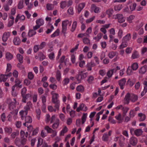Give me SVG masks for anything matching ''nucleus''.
<instances>
[{
    "instance_id": "nucleus-55",
    "label": "nucleus",
    "mask_w": 147,
    "mask_h": 147,
    "mask_svg": "<svg viewBox=\"0 0 147 147\" xmlns=\"http://www.w3.org/2000/svg\"><path fill=\"white\" fill-rule=\"evenodd\" d=\"M24 1H20L18 5V9H22L24 7L23 5Z\"/></svg>"
},
{
    "instance_id": "nucleus-25",
    "label": "nucleus",
    "mask_w": 147,
    "mask_h": 147,
    "mask_svg": "<svg viewBox=\"0 0 147 147\" xmlns=\"http://www.w3.org/2000/svg\"><path fill=\"white\" fill-rule=\"evenodd\" d=\"M113 13L114 10L112 8L109 9L106 11V13L108 16L109 18L111 16Z\"/></svg>"
},
{
    "instance_id": "nucleus-27",
    "label": "nucleus",
    "mask_w": 147,
    "mask_h": 147,
    "mask_svg": "<svg viewBox=\"0 0 147 147\" xmlns=\"http://www.w3.org/2000/svg\"><path fill=\"white\" fill-rule=\"evenodd\" d=\"M4 131L6 134H10L12 132V129L10 127H6L4 128Z\"/></svg>"
},
{
    "instance_id": "nucleus-47",
    "label": "nucleus",
    "mask_w": 147,
    "mask_h": 147,
    "mask_svg": "<svg viewBox=\"0 0 147 147\" xmlns=\"http://www.w3.org/2000/svg\"><path fill=\"white\" fill-rule=\"evenodd\" d=\"M59 30L57 29L51 35V37L52 38L55 37L59 35Z\"/></svg>"
},
{
    "instance_id": "nucleus-5",
    "label": "nucleus",
    "mask_w": 147,
    "mask_h": 147,
    "mask_svg": "<svg viewBox=\"0 0 147 147\" xmlns=\"http://www.w3.org/2000/svg\"><path fill=\"white\" fill-rule=\"evenodd\" d=\"M100 8L97 7L95 4H92L91 5L90 10L91 12H94L95 13H98L100 12Z\"/></svg>"
},
{
    "instance_id": "nucleus-64",
    "label": "nucleus",
    "mask_w": 147,
    "mask_h": 147,
    "mask_svg": "<svg viewBox=\"0 0 147 147\" xmlns=\"http://www.w3.org/2000/svg\"><path fill=\"white\" fill-rule=\"evenodd\" d=\"M127 84H128L130 86H132L134 84L135 82L131 80L130 79H129L127 81Z\"/></svg>"
},
{
    "instance_id": "nucleus-6",
    "label": "nucleus",
    "mask_w": 147,
    "mask_h": 147,
    "mask_svg": "<svg viewBox=\"0 0 147 147\" xmlns=\"http://www.w3.org/2000/svg\"><path fill=\"white\" fill-rule=\"evenodd\" d=\"M12 75L11 73H9L7 74H1L0 75V81L1 82H5L8 78V77H10Z\"/></svg>"
},
{
    "instance_id": "nucleus-2",
    "label": "nucleus",
    "mask_w": 147,
    "mask_h": 147,
    "mask_svg": "<svg viewBox=\"0 0 147 147\" xmlns=\"http://www.w3.org/2000/svg\"><path fill=\"white\" fill-rule=\"evenodd\" d=\"M71 21H69L68 20H65L62 22V32L63 34L65 36L66 34V31L67 29V26L69 25V26L71 25Z\"/></svg>"
},
{
    "instance_id": "nucleus-31",
    "label": "nucleus",
    "mask_w": 147,
    "mask_h": 147,
    "mask_svg": "<svg viewBox=\"0 0 147 147\" xmlns=\"http://www.w3.org/2000/svg\"><path fill=\"white\" fill-rule=\"evenodd\" d=\"M102 36V34L101 33H99L96 36L94 37L93 39L96 41H98L101 38Z\"/></svg>"
},
{
    "instance_id": "nucleus-11",
    "label": "nucleus",
    "mask_w": 147,
    "mask_h": 147,
    "mask_svg": "<svg viewBox=\"0 0 147 147\" xmlns=\"http://www.w3.org/2000/svg\"><path fill=\"white\" fill-rule=\"evenodd\" d=\"M87 109V107L85 106L84 104L82 103L80 104L78 107L77 108L76 111L78 112H79L81 110L86 111Z\"/></svg>"
},
{
    "instance_id": "nucleus-44",
    "label": "nucleus",
    "mask_w": 147,
    "mask_h": 147,
    "mask_svg": "<svg viewBox=\"0 0 147 147\" xmlns=\"http://www.w3.org/2000/svg\"><path fill=\"white\" fill-rule=\"evenodd\" d=\"M67 13L68 14L71 15H73L74 14L73 7H71L69 8L67 10Z\"/></svg>"
},
{
    "instance_id": "nucleus-39",
    "label": "nucleus",
    "mask_w": 147,
    "mask_h": 147,
    "mask_svg": "<svg viewBox=\"0 0 147 147\" xmlns=\"http://www.w3.org/2000/svg\"><path fill=\"white\" fill-rule=\"evenodd\" d=\"M17 58L18 60L20 63H23V56L22 55L19 54H18L17 55Z\"/></svg>"
},
{
    "instance_id": "nucleus-22",
    "label": "nucleus",
    "mask_w": 147,
    "mask_h": 147,
    "mask_svg": "<svg viewBox=\"0 0 147 147\" xmlns=\"http://www.w3.org/2000/svg\"><path fill=\"white\" fill-rule=\"evenodd\" d=\"M60 105H59L58 108L57 109L55 107V105L54 106L55 108L51 106H49L48 107V109L50 112H55L57 110H58L59 109V107Z\"/></svg>"
},
{
    "instance_id": "nucleus-33",
    "label": "nucleus",
    "mask_w": 147,
    "mask_h": 147,
    "mask_svg": "<svg viewBox=\"0 0 147 147\" xmlns=\"http://www.w3.org/2000/svg\"><path fill=\"white\" fill-rule=\"evenodd\" d=\"M60 7L61 9H63L67 6V2L65 1H62L60 3Z\"/></svg>"
},
{
    "instance_id": "nucleus-8",
    "label": "nucleus",
    "mask_w": 147,
    "mask_h": 147,
    "mask_svg": "<svg viewBox=\"0 0 147 147\" xmlns=\"http://www.w3.org/2000/svg\"><path fill=\"white\" fill-rule=\"evenodd\" d=\"M86 3L84 2H82L79 4L76 7V9L78 13H80L84 7Z\"/></svg>"
},
{
    "instance_id": "nucleus-14",
    "label": "nucleus",
    "mask_w": 147,
    "mask_h": 147,
    "mask_svg": "<svg viewBox=\"0 0 147 147\" xmlns=\"http://www.w3.org/2000/svg\"><path fill=\"white\" fill-rule=\"evenodd\" d=\"M137 139L134 137H131L129 139L130 143L133 146H135L138 143Z\"/></svg>"
},
{
    "instance_id": "nucleus-15",
    "label": "nucleus",
    "mask_w": 147,
    "mask_h": 147,
    "mask_svg": "<svg viewBox=\"0 0 147 147\" xmlns=\"http://www.w3.org/2000/svg\"><path fill=\"white\" fill-rule=\"evenodd\" d=\"M131 95L129 93H128L125 96L124 99V102L125 104H128L130 100Z\"/></svg>"
},
{
    "instance_id": "nucleus-54",
    "label": "nucleus",
    "mask_w": 147,
    "mask_h": 147,
    "mask_svg": "<svg viewBox=\"0 0 147 147\" xmlns=\"http://www.w3.org/2000/svg\"><path fill=\"white\" fill-rule=\"evenodd\" d=\"M87 113H84L82 117V124H84L86 121L87 118Z\"/></svg>"
},
{
    "instance_id": "nucleus-3",
    "label": "nucleus",
    "mask_w": 147,
    "mask_h": 147,
    "mask_svg": "<svg viewBox=\"0 0 147 147\" xmlns=\"http://www.w3.org/2000/svg\"><path fill=\"white\" fill-rule=\"evenodd\" d=\"M115 109L117 110H121L123 112V117L126 115L128 111L129 110V107H123L122 105H118L116 107Z\"/></svg>"
},
{
    "instance_id": "nucleus-62",
    "label": "nucleus",
    "mask_w": 147,
    "mask_h": 147,
    "mask_svg": "<svg viewBox=\"0 0 147 147\" xmlns=\"http://www.w3.org/2000/svg\"><path fill=\"white\" fill-rule=\"evenodd\" d=\"M43 142V139L41 138H39L38 139V143L37 147H39L42 144Z\"/></svg>"
},
{
    "instance_id": "nucleus-58",
    "label": "nucleus",
    "mask_w": 147,
    "mask_h": 147,
    "mask_svg": "<svg viewBox=\"0 0 147 147\" xmlns=\"http://www.w3.org/2000/svg\"><path fill=\"white\" fill-rule=\"evenodd\" d=\"M115 55V53L113 51H111L109 53L108 56L110 59L113 58Z\"/></svg>"
},
{
    "instance_id": "nucleus-51",
    "label": "nucleus",
    "mask_w": 147,
    "mask_h": 147,
    "mask_svg": "<svg viewBox=\"0 0 147 147\" xmlns=\"http://www.w3.org/2000/svg\"><path fill=\"white\" fill-rule=\"evenodd\" d=\"M36 112L37 114L36 116L37 118L39 120L40 118V115L41 112L40 110L38 108L36 109Z\"/></svg>"
},
{
    "instance_id": "nucleus-21",
    "label": "nucleus",
    "mask_w": 147,
    "mask_h": 147,
    "mask_svg": "<svg viewBox=\"0 0 147 147\" xmlns=\"http://www.w3.org/2000/svg\"><path fill=\"white\" fill-rule=\"evenodd\" d=\"M143 84L145 86L144 87V89L141 93V95L142 96H143L147 92V81H144Z\"/></svg>"
},
{
    "instance_id": "nucleus-4",
    "label": "nucleus",
    "mask_w": 147,
    "mask_h": 147,
    "mask_svg": "<svg viewBox=\"0 0 147 147\" xmlns=\"http://www.w3.org/2000/svg\"><path fill=\"white\" fill-rule=\"evenodd\" d=\"M87 73H82V71L79 72L78 76L77 78V79L78 81V83H80L82 80L85 79L87 76Z\"/></svg>"
},
{
    "instance_id": "nucleus-30",
    "label": "nucleus",
    "mask_w": 147,
    "mask_h": 147,
    "mask_svg": "<svg viewBox=\"0 0 147 147\" xmlns=\"http://www.w3.org/2000/svg\"><path fill=\"white\" fill-rule=\"evenodd\" d=\"M127 42L123 40L122 43L119 47V49H122L127 47Z\"/></svg>"
},
{
    "instance_id": "nucleus-26",
    "label": "nucleus",
    "mask_w": 147,
    "mask_h": 147,
    "mask_svg": "<svg viewBox=\"0 0 147 147\" xmlns=\"http://www.w3.org/2000/svg\"><path fill=\"white\" fill-rule=\"evenodd\" d=\"M13 41L14 44L16 45H19L21 43V40L20 38L18 37L14 38Z\"/></svg>"
},
{
    "instance_id": "nucleus-38",
    "label": "nucleus",
    "mask_w": 147,
    "mask_h": 147,
    "mask_svg": "<svg viewBox=\"0 0 147 147\" xmlns=\"http://www.w3.org/2000/svg\"><path fill=\"white\" fill-rule=\"evenodd\" d=\"M54 8V5L51 3H47L46 5V8L48 10H51Z\"/></svg>"
},
{
    "instance_id": "nucleus-45",
    "label": "nucleus",
    "mask_w": 147,
    "mask_h": 147,
    "mask_svg": "<svg viewBox=\"0 0 147 147\" xmlns=\"http://www.w3.org/2000/svg\"><path fill=\"white\" fill-rule=\"evenodd\" d=\"M138 116L140 117L139 120L140 121H144L146 119L145 115L142 113L138 114Z\"/></svg>"
},
{
    "instance_id": "nucleus-7",
    "label": "nucleus",
    "mask_w": 147,
    "mask_h": 147,
    "mask_svg": "<svg viewBox=\"0 0 147 147\" xmlns=\"http://www.w3.org/2000/svg\"><path fill=\"white\" fill-rule=\"evenodd\" d=\"M15 108L16 106L14 103L13 102L10 103L9 106V109L10 110L12 111V112H11V113L13 114L15 113L16 114H17L18 111L15 110Z\"/></svg>"
},
{
    "instance_id": "nucleus-61",
    "label": "nucleus",
    "mask_w": 147,
    "mask_h": 147,
    "mask_svg": "<svg viewBox=\"0 0 147 147\" xmlns=\"http://www.w3.org/2000/svg\"><path fill=\"white\" fill-rule=\"evenodd\" d=\"M49 26L50 28L48 29L46 31V33L47 34L51 32L54 28V27L52 25L50 24V25Z\"/></svg>"
},
{
    "instance_id": "nucleus-20",
    "label": "nucleus",
    "mask_w": 147,
    "mask_h": 147,
    "mask_svg": "<svg viewBox=\"0 0 147 147\" xmlns=\"http://www.w3.org/2000/svg\"><path fill=\"white\" fill-rule=\"evenodd\" d=\"M22 101L24 103L26 102V100H27L29 98H30L31 96V94H27L26 95H24L22 96Z\"/></svg>"
},
{
    "instance_id": "nucleus-56",
    "label": "nucleus",
    "mask_w": 147,
    "mask_h": 147,
    "mask_svg": "<svg viewBox=\"0 0 147 147\" xmlns=\"http://www.w3.org/2000/svg\"><path fill=\"white\" fill-rule=\"evenodd\" d=\"M94 80V77L92 76H90L88 77L87 81L89 84H91L92 83Z\"/></svg>"
},
{
    "instance_id": "nucleus-23",
    "label": "nucleus",
    "mask_w": 147,
    "mask_h": 147,
    "mask_svg": "<svg viewBox=\"0 0 147 147\" xmlns=\"http://www.w3.org/2000/svg\"><path fill=\"white\" fill-rule=\"evenodd\" d=\"M60 123L59 120L58 119H57L53 125L52 127L54 129H57L59 127Z\"/></svg>"
},
{
    "instance_id": "nucleus-40",
    "label": "nucleus",
    "mask_w": 147,
    "mask_h": 147,
    "mask_svg": "<svg viewBox=\"0 0 147 147\" xmlns=\"http://www.w3.org/2000/svg\"><path fill=\"white\" fill-rule=\"evenodd\" d=\"M36 33V32L35 31L33 30H30L28 32V35L29 37H31L35 35Z\"/></svg>"
},
{
    "instance_id": "nucleus-16",
    "label": "nucleus",
    "mask_w": 147,
    "mask_h": 147,
    "mask_svg": "<svg viewBox=\"0 0 147 147\" xmlns=\"http://www.w3.org/2000/svg\"><path fill=\"white\" fill-rule=\"evenodd\" d=\"M116 72V69H113L109 70L107 72V75L108 78H111L113 75V73Z\"/></svg>"
},
{
    "instance_id": "nucleus-49",
    "label": "nucleus",
    "mask_w": 147,
    "mask_h": 147,
    "mask_svg": "<svg viewBox=\"0 0 147 147\" xmlns=\"http://www.w3.org/2000/svg\"><path fill=\"white\" fill-rule=\"evenodd\" d=\"M109 137L107 134H105L102 137V140L104 141H107L109 140Z\"/></svg>"
},
{
    "instance_id": "nucleus-52",
    "label": "nucleus",
    "mask_w": 147,
    "mask_h": 147,
    "mask_svg": "<svg viewBox=\"0 0 147 147\" xmlns=\"http://www.w3.org/2000/svg\"><path fill=\"white\" fill-rule=\"evenodd\" d=\"M67 131V128L66 126H65L61 131L60 133V135L61 136H64V134L66 133Z\"/></svg>"
},
{
    "instance_id": "nucleus-53",
    "label": "nucleus",
    "mask_w": 147,
    "mask_h": 147,
    "mask_svg": "<svg viewBox=\"0 0 147 147\" xmlns=\"http://www.w3.org/2000/svg\"><path fill=\"white\" fill-rule=\"evenodd\" d=\"M138 67V64L136 63H135L132 64L131 65V68L133 70H136Z\"/></svg>"
},
{
    "instance_id": "nucleus-63",
    "label": "nucleus",
    "mask_w": 147,
    "mask_h": 147,
    "mask_svg": "<svg viewBox=\"0 0 147 147\" xmlns=\"http://www.w3.org/2000/svg\"><path fill=\"white\" fill-rule=\"evenodd\" d=\"M135 16L134 15H131L130 16L127 18V21L129 23H131L132 22V20L134 18Z\"/></svg>"
},
{
    "instance_id": "nucleus-34",
    "label": "nucleus",
    "mask_w": 147,
    "mask_h": 147,
    "mask_svg": "<svg viewBox=\"0 0 147 147\" xmlns=\"http://www.w3.org/2000/svg\"><path fill=\"white\" fill-rule=\"evenodd\" d=\"M62 100L64 103H65L67 100H69L70 99V97L69 94H68L67 96L64 94H62Z\"/></svg>"
},
{
    "instance_id": "nucleus-32",
    "label": "nucleus",
    "mask_w": 147,
    "mask_h": 147,
    "mask_svg": "<svg viewBox=\"0 0 147 147\" xmlns=\"http://www.w3.org/2000/svg\"><path fill=\"white\" fill-rule=\"evenodd\" d=\"M6 58L7 60L9 61L13 57V55L9 52H7L5 54Z\"/></svg>"
},
{
    "instance_id": "nucleus-1",
    "label": "nucleus",
    "mask_w": 147,
    "mask_h": 147,
    "mask_svg": "<svg viewBox=\"0 0 147 147\" xmlns=\"http://www.w3.org/2000/svg\"><path fill=\"white\" fill-rule=\"evenodd\" d=\"M51 94L52 96V101L53 103L55 104V107L57 109L59 105H60V100L57 99L59 97V94L54 91H52Z\"/></svg>"
},
{
    "instance_id": "nucleus-24",
    "label": "nucleus",
    "mask_w": 147,
    "mask_h": 147,
    "mask_svg": "<svg viewBox=\"0 0 147 147\" xmlns=\"http://www.w3.org/2000/svg\"><path fill=\"white\" fill-rule=\"evenodd\" d=\"M143 131L140 129H137L135 130V135L137 136H139L142 135Z\"/></svg>"
},
{
    "instance_id": "nucleus-36",
    "label": "nucleus",
    "mask_w": 147,
    "mask_h": 147,
    "mask_svg": "<svg viewBox=\"0 0 147 147\" xmlns=\"http://www.w3.org/2000/svg\"><path fill=\"white\" fill-rule=\"evenodd\" d=\"M28 113V112L25 110H22L20 112V115L22 119L24 118L26 115H27Z\"/></svg>"
},
{
    "instance_id": "nucleus-12",
    "label": "nucleus",
    "mask_w": 147,
    "mask_h": 147,
    "mask_svg": "<svg viewBox=\"0 0 147 147\" xmlns=\"http://www.w3.org/2000/svg\"><path fill=\"white\" fill-rule=\"evenodd\" d=\"M147 71V66L146 65L142 66L139 69V73L141 75L144 74Z\"/></svg>"
},
{
    "instance_id": "nucleus-18",
    "label": "nucleus",
    "mask_w": 147,
    "mask_h": 147,
    "mask_svg": "<svg viewBox=\"0 0 147 147\" xmlns=\"http://www.w3.org/2000/svg\"><path fill=\"white\" fill-rule=\"evenodd\" d=\"M117 19L118 22L120 23L123 22L125 21V19L123 14L121 13H118Z\"/></svg>"
},
{
    "instance_id": "nucleus-28",
    "label": "nucleus",
    "mask_w": 147,
    "mask_h": 147,
    "mask_svg": "<svg viewBox=\"0 0 147 147\" xmlns=\"http://www.w3.org/2000/svg\"><path fill=\"white\" fill-rule=\"evenodd\" d=\"M36 24H38L40 26L44 24V21L43 19L40 18L36 20Z\"/></svg>"
},
{
    "instance_id": "nucleus-60",
    "label": "nucleus",
    "mask_w": 147,
    "mask_h": 147,
    "mask_svg": "<svg viewBox=\"0 0 147 147\" xmlns=\"http://www.w3.org/2000/svg\"><path fill=\"white\" fill-rule=\"evenodd\" d=\"M25 121L26 123H30L32 121V119L30 116H27L25 117Z\"/></svg>"
},
{
    "instance_id": "nucleus-17",
    "label": "nucleus",
    "mask_w": 147,
    "mask_h": 147,
    "mask_svg": "<svg viewBox=\"0 0 147 147\" xmlns=\"http://www.w3.org/2000/svg\"><path fill=\"white\" fill-rule=\"evenodd\" d=\"M95 65L96 64L93 62H91L87 63L86 66L87 70L88 71H91L92 70V67L95 66Z\"/></svg>"
},
{
    "instance_id": "nucleus-9",
    "label": "nucleus",
    "mask_w": 147,
    "mask_h": 147,
    "mask_svg": "<svg viewBox=\"0 0 147 147\" xmlns=\"http://www.w3.org/2000/svg\"><path fill=\"white\" fill-rule=\"evenodd\" d=\"M11 33L10 32H5L3 34L2 40L4 42H6L9 38L10 37Z\"/></svg>"
},
{
    "instance_id": "nucleus-50",
    "label": "nucleus",
    "mask_w": 147,
    "mask_h": 147,
    "mask_svg": "<svg viewBox=\"0 0 147 147\" xmlns=\"http://www.w3.org/2000/svg\"><path fill=\"white\" fill-rule=\"evenodd\" d=\"M137 4L136 3H134L129 6L130 9L131 11L135 10Z\"/></svg>"
},
{
    "instance_id": "nucleus-59",
    "label": "nucleus",
    "mask_w": 147,
    "mask_h": 147,
    "mask_svg": "<svg viewBox=\"0 0 147 147\" xmlns=\"http://www.w3.org/2000/svg\"><path fill=\"white\" fill-rule=\"evenodd\" d=\"M139 57V55L138 52L137 51H135L132 54L131 57L134 59L138 57Z\"/></svg>"
},
{
    "instance_id": "nucleus-13",
    "label": "nucleus",
    "mask_w": 147,
    "mask_h": 147,
    "mask_svg": "<svg viewBox=\"0 0 147 147\" xmlns=\"http://www.w3.org/2000/svg\"><path fill=\"white\" fill-rule=\"evenodd\" d=\"M115 119L119 123H121L123 120V117H122L121 114L119 113L115 116Z\"/></svg>"
},
{
    "instance_id": "nucleus-42",
    "label": "nucleus",
    "mask_w": 147,
    "mask_h": 147,
    "mask_svg": "<svg viewBox=\"0 0 147 147\" xmlns=\"http://www.w3.org/2000/svg\"><path fill=\"white\" fill-rule=\"evenodd\" d=\"M19 132L18 131L13 132L11 134V137L12 139H14L16 136L19 135Z\"/></svg>"
},
{
    "instance_id": "nucleus-41",
    "label": "nucleus",
    "mask_w": 147,
    "mask_h": 147,
    "mask_svg": "<svg viewBox=\"0 0 147 147\" xmlns=\"http://www.w3.org/2000/svg\"><path fill=\"white\" fill-rule=\"evenodd\" d=\"M137 96L134 94H131L130 96V100L133 102H135L138 99Z\"/></svg>"
},
{
    "instance_id": "nucleus-29",
    "label": "nucleus",
    "mask_w": 147,
    "mask_h": 147,
    "mask_svg": "<svg viewBox=\"0 0 147 147\" xmlns=\"http://www.w3.org/2000/svg\"><path fill=\"white\" fill-rule=\"evenodd\" d=\"M123 6L122 4H119L115 5L114 7V10L116 11H119L123 8Z\"/></svg>"
},
{
    "instance_id": "nucleus-48",
    "label": "nucleus",
    "mask_w": 147,
    "mask_h": 147,
    "mask_svg": "<svg viewBox=\"0 0 147 147\" xmlns=\"http://www.w3.org/2000/svg\"><path fill=\"white\" fill-rule=\"evenodd\" d=\"M44 129L46 130L48 133H51L53 130L50 127L48 126H46L44 128Z\"/></svg>"
},
{
    "instance_id": "nucleus-57",
    "label": "nucleus",
    "mask_w": 147,
    "mask_h": 147,
    "mask_svg": "<svg viewBox=\"0 0 147 147\" xmlns=\"http://www.w3.org/2000/svg\"><path fill=\"white\" fill-rule=\"evenodd\" d=\"M143 25L144 23L143 22H141L139 23L136 26L135 29L137 31L140 29H141V28L143 26Z\"/></svg>"
},
{
    "instance_id": "nucleus-46",
    "label": "nucleus",
    "mask_w": 147,
    "mask_h": 147,
    "mask_svg": "<svg viewBox=\"0 0 147 147\" xmlns=\"http://www.w3.org/2000/svg\"><path fill=\"white\" fill-rule=\"evenodd\" d=\"M76 90L77 91L81 92H83L84 90V87L82 85H79L76 88Z\"/></svg>"
},
{
    "instance_id": "nucleus-43",
    "label": "nucleus",
    "mask_w": 147,
    "mask_h": 147,
    "mask_svg": "<svg viewBox=\"0 0 147 147\" xmlns=\"http://www.w3.org/2000/svg\"><path fill=\"white\" fill-rule=\"evenodd\" d=\"M123 36V31L120 28L119 29L118 32L117 33V37L119 39H121Z\"/></svg>"
},
{
    "instance_id": "nucleus-37",
    "label": "nucleus",
    "mask_w": 147,
    "mask_h": 147,
    "mask_svg": "<svg viewBox=\"0 0 147 147\" xmlns=\"http://www.w3.org/2000/svg\"><path fill=\"white\" fill-rule=\"evenodd\" d=\"M77 26V22L74 21L72 24L71 31L72 32H74L76 30Z\"/></svg>"
},
{
    "instance_id": "nucleus-19",
    "label": "nucleus",
    "mask_w": 147,
    "mask_h": 147,
    "mask_svg": "<svg viewBox=\"0 0 147 147\" xmlns=\"http://www.w3.org/2000/svg\"><path fill=\"white\" fill-rule=\"evenodd\" d=\"M32 106V103L31 102H27L26 105L24 107V110L28 112V111L30 110Z\"/></svg>"
},
{
    "instance_id": "nucleus-10",
    "label": "nucleus",
    "mask_w": 147,
    "mask_h": 147,
    "mask_svg": "<svg viewBox=\"0 0 147 147\" xmlns=\"http://www.w3.org/2000/svg\"><path fill=\"white\" fill-rule=\"evenodd\" d=\"M126 79L125 78H123L118 81L119 85L120 87V88L123 90L124 88V86L125 85L126 82Z\"/></svg>"
},
{
    "instance_id": "nucleus-35",
    "label": "nucleus",
    "mask_w": 147,
    "mask_h": 147,
    "mask_svg": "<svg viewBox=\"0 0 147 147\" xmlns=\"http://www.w3.org/2000/svg\"><path fill=\"white\" fill-rule=\"evenodd\" d=\"M131 34L130 33L127 34L126 35L124 36L123 39V40L126 42H127L131 38Z\"/></svg>"
}]
</instances>
